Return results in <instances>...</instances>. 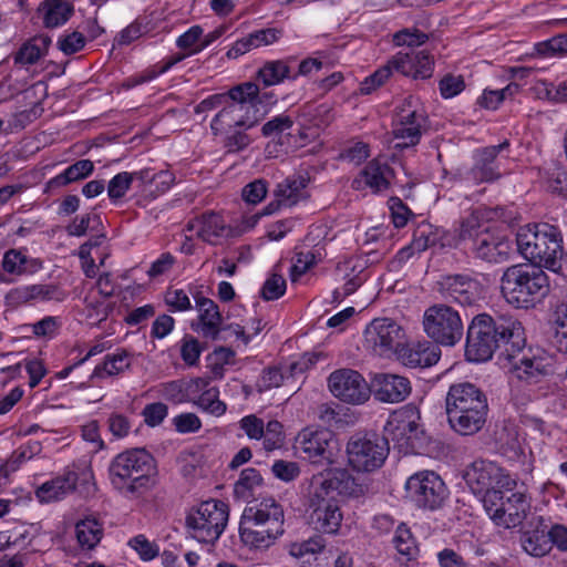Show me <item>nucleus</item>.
I'll return each mask as SVG.
<instances>
[{"mask_svg": "<svg viewBox=\"0 0 567 567\" xmlns=\"http://www.w3.org/2000/svg\"><path fill=\"white\" fill-rule=\"evenodd\" d=\"M239 423L249 439L260 440L264 436V421L256 415H247Z\"/></svg>", "mask_w": 567, "mask_h": 567, "instance_id": "64", "label": "nucleus"}, {"mask_svg": "<svg viewBox=\"0 0 567 567\" xmlns=\"http://www.w3.org/2000/svg\"><path fill=\"white\" fill-rule=\"evenodd\" d=\"M514 486L502 487L483 496V506L489 518L504 528H513L523 523L530 509V499L523 492H514Z\"/></svg>", "mask_w": 567, "mask_h": 567, "instance_id": "10", "label": "nucleus"}, {"mask_svg": "<svg viewBox=\"0 0 567 567\" xmlns=\"http://www.w3.org/2000/svg\"><path fill=\"white\" fill-rule=\"evenodd\" d=\"M218 394L216 388L206 389L194 403L213 415H223L226 411V404L219 401Z\"/></svg>", "mask_w": 567, "mask_h": 567, "instance_id": "45", "label": "nucleus"}, {"mask_svg": "<svg viewBox=\"0 0 567 567\" xmlns=\"http://www.w3.org/2000/svg\"><path fill=\"white\" fill-rule=\"evenodd\" d=\"M549 289L547 274L535 265L509 266L501 278L503 297L517 309L534 308L548 295Z\"/></svg>", "mask_w": 567, "mask_h": 567, "instance_id": "5", "label": "nucleus"}, {"mask_svg": "<svg viewBox=\"0 0 567 567\" xmlns=\"http://www.w3.org/2000/svg\"><path fill=\"white\" fill-rule=\"evenodd\" d=\"M429 37L417 29H403L394 33L393 42L398 47L405 45L409 49L424 44Z\"/></svg>", "mask_w": 567, "mask_h": 567, "instance_id": "48", "label": "nucleus"}, {"mask_svg": "<svg viewBox=\"0 0 567 567\" xmlns=\"http://www.w3.org/2000/svg\"><path fill=\"white\" fill-rule=\"evenodd\" d=\"M76 482V473L69 471L62 476L43 483L38 487L35 495L41 503L59 501L75 489Z\"/></svg>", "mask_w": 567, "mask_h": 567, "instance_id": "30", "label": "nucleus"}, {"mask_svg": "<svg viewBox=\"0 0 567 567\" xmlns=\"http://www.w3.org/2000/svg\"><path fill=\"white\" fill-rule=\"evenodd\" d=\"M296 449L313 463H332L338 451V441L328 429L306 427L296 437Z\"/></svg>", "mask_w": 567, "mask_h": 567, "instance_id": "19", "label": "nucleus"}, {"mask_svg": "<svg viewBox=\"0 0 567 567\" xmlns=\"http://www.w3.org/2000/svg\"><path fill=\"white\" fill-rule=\"evenodd\" d=\"M85 38L82 33L73 31L58 41L59 49L65 54H73L84 48Z\"/></svg>", "mask_w": 567, "mask_h": 567, "instance_id": "61", "label": "nucleus"}, {"mask_svg": "<svg viewBox=\"0 0 567 567\" xmlns=\"http://www.w3.org/2000/svg\"><path fill=\"white\" fill-rule=\"evenodd\" d=\"M539 183L547 192L567 198V167L550 162L539 168Z\"/></svg>", "mask_w": 567, "mask_h": 567, "instance_id": "34", "label": "nucleus"}, {"mask_svg": "<svg viewBox=\"0 0 567 567\" xmlns=\"http://www.w3.org/2000/svg\"><path fill=\"white\" fill-rule=\"evenodd\" d=\"M423 329L437 346L454 347L463 338L461 316L446 303L433 305L424 311Z\"/></svg>", "mask_w": 567, "mask_h": 567, "instance_id": "11", "label": "nucleus"}, {"mask_svg": "<svg viewBox=\"0 0 567 567\" xmlns=\"http://www.w3.org/2000/svg\"><path fill=\"white\" fill-rule=\"evenodd\" d=\"M297 74L291 73V69L285 60L267 61L258 71V80L265 86H271L282 83L286 79L295 80Z\"/></svg>", "mask_w": 567, "mask_h": 567, "instance_id": "38", "label": "nucleus"}, {"mask_svg": "<svg viewBox=\"0 0 567 567\" xmlns=\"http://www.w3.org/2000/svg\"><path fill=\"white\" fill-rule=\"evenodd\" d=\"M393 70L403 74L417 79H429L433 73V59L425 51H416L409 49L400 51L393 55L385 65L378 69L373 74L365 78L360 84L362 94H370L377 87L381 86L392 74Z\"/></svg>", "mask_w": 567, "mask_h": 567, "instance_id": "9", "label": "nucleus"}, {"mask_svg": "<svg viewBox=\"0 0 567 567\" xmlns=\"http://www.w3.org/2000/svg\"><path fill=\"white\" fill-rule=\"evenodd\" d=\"M162 395L174 403L186 402L184 394V380H175L161 385Z\"/></svg>", "mask_w": 567, "mask_h": 567, "instance_id": "63", "label": "nucleus"}, {"mask_svg": "<svg viewBox=\"0 0 567 567\" xmlns=\"http://www.w3.org/2000/svg\"><path fill=\"white\" fill-rule=\"evenodd\" d=\"M227 100H231L230 103L244 104L249 112H257L255 110V101L258 97V85L252 82H246L239 84L228 91Z\"/></svg>", "mask_w": 567, "mask_h": 567, "instance_id": "43", "label": "nucleus"}, {"mask_svg": "<svg viewBox=\"0 0 567 567\" xmlns=\"http://www.w3.org/2000/svg\"><path fill=\"white\" fill-rule=\"evenodd\" d=\"M154 472L155 460L145 449L126 450L117 454L109 466L111 485L127 498L144 493Z\"/></svg>", "mask_w": 567, "mask_h": 567, "instance_id": "7", "label": "nucleus"}, {"mask_svg": "<svg viewBox=\"0 0 567 567\" xmlns=\"http://www.w3.org/2000/svg\"><path fill=\"white\" fill-rule=\"evenodd\" d=\"M43 267L38 258L28 256L19 249H9L2 259V268L6 272L16 276H30Z\"/></svg>", "mask_w": 567, "mask_h": 567, "instance_id": "32", "label": "nucleus"}, {"mask_svg": "<svg viewBox=\"0 0 567 567\" xmlns=\"http://www.w3.org/2000/svg\"><path fill=\"white\" fill-rule=\"evenodd\" d=\"M228 522V507L221 501L203 502L186 517L192 536L200 543L214 544Z\"/></svg>", "mask_w": 567, "mask_h": 567, "instance_id": "12", "label": "nucleus"}, {"mask_svg": "<svg viewBox=\"0 0 567 567\" xmlns=\"http://www.w3.org/2000/svg\"><path fill=\"white\" fill-rule=\"evenodd\" d=\"M509 143L507 141L493 146L484 147L476 152L475 164L470 171V176L476 183L493 182L499 178L501 174L497 171L495 161L499 152L507 148Z\"/></svg>", "mask_w": 567, "mask_h": 567, "instance_id": "25", "label": "nucleus"}, {"mask_svg": "<svg viewBox=\"0 0 567 567\" xmlns=\"http://www.w3.org/2000/svg\"><path fill=\"white\" fill-rule=\"evenodd\" d=\"M464 480L471 491L483 496L502 487L515 486L516 482L502 467L491 461L476 460L464 473Z\"/></svg>", "mask_w": 567, "mask_h": 567, "instance_id": "17", "label": "nucleus"}, {"mask_svg": "<svg viewBox=\"0 0 567 567\" xmlns=\"http://www.w3.org/2000/svg\"><path fill=\"white\" fill-rule=\"evenodd\" d=\"M79 544L87 549L94 548L103 536L102 525L95 518H85L75 526Z\"/></svg>", "mask_w": 567, "mask_h": 567, "instance_id": "42", "label": "nucleus"}, {"mask_svg": "<svg viewBox=\"0 0 567 567\" xmlns=\"http://www.w3.org/2000/svg\"><path fill=\"white\" fill-rule=\"evenodd\" d=\"M286 280L281 275L272 274L264 284L261 289V298L264 300H277L286 291Z\"/></svg>", "mask_w": 567, "mask_h": 567, "instance_id": "49", "label": "nucleus"}, {"mask_svg": "<svg viewBox=\"0 0 567 567\" xmlns=\"http://www.w3.org/2000/svg\"><path fill=\"white\" fill-rule=\"evenodd\" d=\"M371 392L374 398L385 403H399L411 393V384L405 377L381 373L372 380Z\"/></svg>", "mask_w": 567, "mask_h": 567, "instance_id": "23", "label": "nucleus"}, {"mask_svg": "<svg viewBox=\"0 0 567 567\" xmlns=\"http://www.w3.org/2000/svg\"><path fill=\"white\" fill-rule=\"evenodd\" d=\"M315 264V256L312 252L300 251L293 257V264L290 268V279L292 282L297 281L299 277L306 274Z\"/></svg>", "mask_w": 567, "mask_h": 567, "instance_id": "54", "label": "nucleus"}, {"mask_svg": "<svg viewBox=\"0 0 567 567\" xmlns=\"http://www.w3.org/2000/svg\"><path fill=\"white\" fill-rule=\"evenodd\" d=\"M258 122L257 112H249L244 104L227 103L213 118L210 128L218 135L238 128L249 130Z\"/></svg>", "mask_w": 567, "mask_h": 567, "instance_id": "22", "label": "nucleus"}, {"mask_svg": "<svg viewBox=\"0 0 567 567\" xmlns=\"http://www.w3.org/2000/svg\"><path fill=\"white\" fill-rule=\"evenodd\" d=\"M524 346V328L517 319L506 315L480 313L468 324L465 357L472 362H485L501 347H505V358L508 351L520 352Z\"/></svg>", "mask_w": 567, "mask_h": 567, "instance_id": "2", "label": "nucleus"}, {"mask_svg": "<svg viewBox=\"0 0 567 567\" xmlns=\"http://www.w3.org/2000/svg\"><path fill=\"white\" fill-rule=\"evenodd\" d=\"M128 546L135 550L144 561L154 559L159 553L158 546L155 543L150 542L142 534L130 539Z\"/></svg>", "mask_w": 567, "mask_h": 567, "instance_id": "47", "label": "nucleus"}, {"mask_svg": "<svg viewBox=\"0 0 567 567\" xmlns=\"http://www.w3.org/2000/svg\"><path fill=\"white\" fill-rule=\"evenodd\" d=\"M196 305L199 312L198 322L196 324L193 323L192 327L204 338L226 341L228 334H235L244 341V344L249 342V337L246 336L241 326L230 324L228 327H221V315L218 306L212 299L199 298L196 300Z\"/></svg>", "mask_w": 567, "mask_h": 567, "instance_id": "16", "label": "nucleus"}, {"mask_svg": "<svg viewBox=\"0 0 567 567\" xmlns=\"http://www.w3.org/2000/svg\"><path fill=\"white\" fill-rule=\"evenodd\" d=\"M23 328L30 329L31 332L38 338H42V337L52 338L59 328V322L55 317L49 316V317H44L43 319H41L40 321H38L35 323L24 326Z\"/></svg>", "mask_w": 567, "mask_h": 567, "instance_id": "56", "label": "nucleus"}, {"mask_svg": "<svg viewBox=\"0 0 567 567\" xmlns=\"http://www.w3.org/2000/svg\"><path fill=\"white\" fill-rule=\"evenodd\" d=\"M368 487L359 483L347 470L332 468L315 475L308 495V511L313 528L336 534L342 522L339 496L360 497Z\"/></svg>", "mask_w": 567, "mask_h": 567, "instance_id": "1", "label": "nucleus"}, {"mask_svg": "<svg viewBox=\"0 0 567 567\" xmlns=\"http://www.w3.org/2000/svg\"><path fill=\"white\" fill-rule=\"evenodd\" d=\"M518 251L532 264L553 271L560 268L563 258V237L559 229L543 223L526 225L516 235Z\"/></svg>", "mask_w": 567, "mask_h": 567, "instance_id": "8", "label": "nucleus"}, {"mask_svg": "<svg viewBox=\"0 0 567 567\" xmlns=\"http://www.w3.org/2000/svg\"><path fill=\"white\" fill-rule=\"evenodd\" d=\"M436 290L445 301L463 307L474 306L482 299L481 284L466 274L442 276L436 282Z\"/></svg>", "mask_w": 567, "mask_h": 567, "instance_id": "20", "label": "nucleus"}, {"mask_svg": "<svg viewBox=\"0 0 567 567\" xmlns=\"http://www.w3.org/2000/svg\"><path fill=\"white\" fill-rule=\"evenodd\" d=\"M328 388L334 398L349 404H363L371 395L368 382L352 369L333 371L328 378Z\"/></svg>", "mask_w": 567, "mask_h": 567, "instance_id": "18", "label": "nucleus"}, {"mask_svg": "<svg viewBox=\"0 0 567 567\" xmlns=\"http://www.w3.org/2000/svg\"><path fill=\"white\" fill-rule=\"evenodd\" d=\"M436 235L431 233L430 227H419L415 231L411 247L402 249L400 251V256L401 258H403L405 255L409 256L410 250H416L419 252L424 251L429 247L434 246L436 244Z\"/></svg>", "mask_w": 567, "mask_h": 567, "instance_id": "46", "label": "nucleus"}, {"mask_svg": "<svg viewBox=\"0 0 567 567\" xmlns=\"http://www.w3.org/2000/svg\"><path fill=\"white\" fill-rule=\"evenodd\" d=\"M404 365L410 368H427L435 364L441 357V350L436 343L430 341L416 342L411 346H402L398 353Z\"/></svg>", "mask_w": 567, "mask_h": 567, "instance_id": "27", "label": "nucleus"}, {"mask_svg": "<svg viewBox=\"0 0 567 567\" xmlns=\"http://www.w3.org/2000/svg\"><path fill=\"white\" fill-rule=\"evenodd\" d=\"M445 413L451 429L463 436L478 433L485 425L488 401L485 392L474 383L458 382L450 386L445 396Z\"/></svg>", "mask_w": 567, "mask_h": 567, "instance_id": "3", "label": "nucleus"}, {"mask_svg": "<svg viewBox=\"0 0 567 567\" xmlns=\"http://www.w3.org/2000/svg\"><path fill=\"white\" fill-rule=\"evenodd\" d=\"M523 549L530 556L544 557L551 550L547 526L543 524V517H537L534 529L526 530L520 537Z\"/></svg>", "mask_w": 567, "mask_h": 567, "instance_id": "33", "label": "nucleus"}, {"mask_svg": "<svg viewBox=\"0 0 567 567\" xmlns=\"http://www.w3.org/2000/svg\"><path fill=\"white\" fill-rule=\"evenodd\" d=\"M307 184L308 179L301 175L288 176L277 185L275 196L279 202H284L286 207H291L307 197L305 192Z\"/></svg>", "mask_w": 567, "mask_h": 567, "instance_id": "36", "label": "nucleus"}, {"mask_svg": "<svg viewBox=\"0 0 567 567\" xmlns=\"http://www.w3.org/2000/svg\"><path fill=\"white\" fill-rule=\"evenodd\" d=\"M42 112V109L40 107L39 103H35L33 107L30 110H24L21 112L16 113L12 116V120L9 122L11 130H22L28 124L33 122L35 118L40 116Z\"/></svg>", "mask_w": 567, "mask_h": 567, "instance_id": "59", "label": "nucleus"}, {"mask_svg": "<svg viewBox=\"0 0 567 567\" xmlns=\"http://www.w3.org/2000/svg\"><path fill=\"white\" fill-rule=\"evenodd\" d=\"M178 433H194L202 427L199 417L194 413H182L173 419Z\"/></svg>", "mask_w": 567, "mask_h": 567, "instance_id": "58", "label": "nucleus"}, {"mask_svg": "<svg viewBox=\"0 0 567 567\" xmlns=\"http://www.w3.org/2000/svg\"><path fill=\"white\" fill-rule=\"evenodd\" d=\"M465 87L462 75L446 74L440 81V92L444 99H451L460 94Z\"/></svg>", "mask_w": 567, "mask_h": 567, "instance_id": "52", "label": "nucleus"}, {"mask_svg": "<svg viewBox=\"0 0 567 567\" xmlns=\"http://www.w3.org/2000/svg\"><path fill=\"white\" fill-rule=\"evenodd\" d=\"M128 357L130 353L124 349L118 350L116 353L107 354L104 362L94 368L92 378L114 377L124 372L131 365Z\"/></svg>", "mask_w": 567, "mask_h": 567, "instance_id": "40", "label": "nucleus"}, {"mask_svg": "<svg viewBox=\"0 0 567 567\" xmlns=\"http://www.w3.org/2000/svg\"><path fill=\"white\" fill-rule=\"evenodd\" d=\"M293 122L288 115H278L264 124L261 133L264 136L269 137L278 135L291 128Z\"/></svg>", "mask_w": 567, "mask_h": 567, "instance_id": "60", "label": "nucleus"}, {"mask_svg": "<svg viewBox=\"0 0 567 567\" xmlns=\"http://www.w3.org/2000/svg\"><path fill=\"white\" fill-rule=\"evenodd\" d=\"M284 509L274 498L244 509L239 523L240 540L254 549H266L284 534Z\"/></svg>", "mask_w": 567, "mask_h": 567, "instance_id": "4", "label": "nucleus"}, {"mask_svg": "<svg viewBox=\"0 0 567 567\" xmlns=\"http://www.w3.org/2000/svg\"><path fill=\"white\" fill-rule=\"evenodd\" d=\"M128 172L116 174L107 185V195L112 200L122 198L131 186Z\"/></svg>", "mask_w": 567, "mask_h": 567, "instance_id": "53", "label": "nucleus"}, {"mask_svg": "<svg viewBox=\"0 0 567 567\" xmlns=\"http://www.w3.org/2000/svg\"><path fill=\"white\" fill-rule=\"evenodd\" d=\"M282 425L278 421H269L266 429L264 427V446L271 451L279 447L282 443Z\"/></svg>", "mask_w": 567, "mask_h": 567, "instance_id": "57", "label": "nucleus"}, {"mask_svg": "<svg viewBox=\"0 0 567 567\" xmlns=\"http://www.w3.org/2000/svg\"><path fill=\"white\" fill-rule=\"evenodd\" d=\"M246 130L238 128L225 133L224 146L229 153L240 152L246 148L250 143V137L245 133Z\"/></svg>", "mask_w": 567, "mask_h": 567, "instance_id": "55", "label": "nucleus"}, {"mask_svg": "<svg viewBox=\"0 0 567 567\" xmlns=\"http://www.w3.org/2000/svg\"><path fill=\"white\" fill-rule=\"evenodd\" d=\"M553 342L557 350L567 354V305H559L555 311Z\"/></svg>", "mask_w": 567, "mask_h": 567, "instance_id": "44", "label": "nucleus"}, {"mask_svg": "<svg viewBox=\"0 0 567 567\" xmlns=\"http://www.w3.org/2000/svg\"><path fill=\"white\" fill-rule=\"evenodd\" d=\"M457 241L475 258L486 262H504L512 251L508 238L491 229L480 210H473L461 220Z\"/></svg>", "mask_w": 567, "mask_h": 567, "instance_id": "6", "label": "nucleus"}, {"mask_svg": "<svg viewBox=\"0 0 567 567\" xmlns=\"http://www.w3.org/2000/svg\"><path fill=\"white\" fill-rule=\"evenodd\" d=\"M7 301L12 306H19L37 300H63L64 293L55 285H29L11 289L7 293Z\"/></svg>", "mask_w": 567, "mask_h": 567, "instance_id": "28", "label": "nucleus"}, {"mask_svg": "<svg viewBox=\"0 0 567 567\" xmlns=\"http://www.w3.org/2000/svg\"><path fill=\"white\" fill-rule=\"evenodd\" d=\"M417 430L419 423L413 413H393L384 426L383 437H386L388 441L391 439L403 445L408 444L413 436H416Z\"/></svg>", "mask_w": 567, "mask_h": 567, "instance_id": "29", "label": "nucleus"}, {"mask_svg": "<svg viewBox=\"0 0 567 567\" xmlns=\"http://www.w3.org/2000/svg\"><path fill=\"white\" fill-rule=\"evenodd\" d=\"M518 352L508 351L505 360L508 362L506 367L515 374V377L527 383H537L542 378L549 373L548 365L540 358L526 355L518 357Z\"/></svg>", "mask_w": 567, "mask_h": 567, "instance_id": "24", "label": "nucleus"}, {"mask_svg": "<svg viewBox=\"0 0 567 567\" xmlns=\"http://www.w3.org/2000/svg\"><path fill=\"white\" fill-rule=\"evenodd\" d=\"M188 228L195 230L198 238L216 245L218 239L224 236L226 225L220 215L216 213H206L189 223Z\"/></svg>", "mask_w": 567, "mask_h": 567, "instance_id": "31", "label": "nucleus"}, {"mask_svg": "<svg viewBox=\"0 0 567 567\" xmlns=\"http://www.w3.org/2000/svg\"><path fill=\"white\" fill-rule=\"evenodd\" d=\"M391 175L392 168L385 162L375 158L370 161L353 179L352 187L358 190L369 187L373 193L383 192L390 186Z\"/></svg>", "mask_w": 567, "mask_h": 567, "instance_id": "26", "label": "nucleus"}, {"mask_svg": "<svg viewBox=\"0 0 567 567\" xmlns=\"http://www.w3.org/2000/svg\"><path fill=\"white\" fill-rule=\"evenodd\" d=\"M262 482L260 473L252 467L245 468L235 485L236 494L244 495L247 491L259 486Z\"/></svg>", "mask_w": 567, "mask_h": 567, "instance_id": "50", "label": "nucleus"}, {"mask_svg": "<svg viewBox=\"0 0 567 567\" xmlns=\"http://www.w3.org/2000/svg\"><path fill=\"white\" fill-rule=\"evenodd\" d=\"M408 498L417 507L434 511L443 505L449 491L434 472L423 471L410 476L405 483Z\"/></svg>", "mask_w": 567, "mask_h": 567, "instance_id": "15", "label": "nucleus"}, {"mask_svg": "<svg viewBox=\"0 0 567 567\" xmlns=\"http://www.w3.org/2000/svg\"><path fill=\"white\" fill-rule=\"evenodd\" d=\"M51 44V38L45 34L28 40L17 52L14 62L20 64H34L43 56Z\"/></svg>", "mask_w": 567, "mask_h": 567, "instance_id": "39", "label": "nucleus"}, {"mask_svg": "<svg viewBox=\"0 0 567 567\" xmlns=\"http://www.w3.org/2000/svg\"><path fill=\"white\" fill-rule=\"evenodd\" d=\"M424 117L415 109H412L411 100H405L396 107L395 117L393 120L392 134L399 142L395 148H405L414 146L420 142L422 135V124Z\"/></svg>", "mask_w": 567, "mask_h": 567, "instance_id": "21", "label": "nucleus"}, {"mask_svg": "<svg viewBox=\"0 0 567 567\" xmlns=\"http://www.w3.org/2000/svg\"><path fill=\"white\" fill-rule=\"evenodd\" d=\"M349 464L357 471L371 472L379 468L389 453L386 437L354 435L347 445Z\"/></svg>", "mask_w": 567, "mask_h": 567, "instance_id": "14", "label": "nucleus"}, {"mask_svg": "<svg viewBox=\"0 0 567 567\" xmlns=\"http://www.w3.org/2000/svg\"><path fill=\"white\" fill-rule=\"evenodd\" d=\"M267 194L266 182L262 179H256L248 185H246L243 189V197L246 202L250 204H257L261 202Z\"/></svg>", "mask_w": 567, "mask_h": 567, "instance_id": "62", "label": "nucleus"}, {"mask_svg": "<svg viewBox=\"0 0 567 567\" xmlns=\"http://www.w3.org/2000/svg\"><path fill=\"white\" fill-rule=\"evenodd\" d=\"M94 171V164L90 159H80L65 168L61 174L47 183V190L64 187L89 177Z\"/></svg>", "mask_w": 567, "mask_h": 567, "instance_id": "37", "label": "nucleus"}, {"mask_svg": "<svg viewBox=\"0 0 567 567\" xmlns=\"http://www.w3.org/2000/svg\"><path fill=\"white\" fill-rule=\"evenodd\" d=\"M167 413L168 408L162 402L147 404L142 411L144 422L152 427L159 425L167 416Z\"/></svg>", "mask_w": 567, "mask_h": 567, "instance_id": "51", "label": "nucleus"}, {"mask_svg": "<svg viewBox=\"0 0 567 567\" xmlns=\"http://www.w3.org/2000/svg\"><path fill=\"white\" fill-rule=\"evenodd\" d=\"M363 346L372 354L389 358L404 344L403 328L391 318H375L364 329Z\"/></svg>", "mask_w": 567, "mask_h": 567, "instance_id": "13", "label": "nucleus"}, {"mask_svg": "<svg viewBox=\"0 0 567 567\" xmlns=\"http://www.w3.org/2000/svg\"><path fill=\"white\" fill-rule=\"evenodd\" d=\"M38 11L42 13L45 28L64 24L73 13V6L68 0H44Z\"/></svg>", "mask_w": 567, "mask_h": 567, "instance_id": "35", "label": "nucleus"}, {"mask_svg": "<svg viewBox=\"0 0 567 567\" xmlns=\"http://www.w3.org/2000/svg\"><path fill=\"white\" fill-rule=\"evenodd\" d=\"M394 547L404 563L414 560L419 555L416 542L405 524H400L393 537Z\"/></svg>", "mask_w": 567, "mask_h": 567, "instance_id": "41", "label": "nucleus"}]
</instances>
